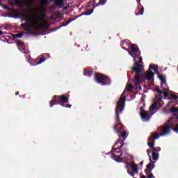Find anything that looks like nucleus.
Segmentation results:
<instances>
[{"mask_svg": "<svg viewBox=\"0 0 178 178\" xmlns=\"http://www.w3.org/2000/svg\"><path fill=\"white\" fill-rule=\"evenodd\" d=\"M132 73H135L134 77V84L135 86H139V90H141V86H140V79H141V75L140 73L144 70V66L143 65V57H139L138 62L135 61L134 67H131Z\"/></svg>", "mask_w": 178, "mask_h": 178, "instance_id": "f257e3e1", "label": "nucleus"}, {"mask_svg": "<svg viewBox=\"0 0 178 178\" xmlns=\"http://www.w3.org/2000/svg\"><path fill=\"white\" fill-rule=\"evenodd\" d=\"M124 109V98H121L120 102L117 103L115 108V122L113 127V129L115 133L119 134V131H118V127L119 123H120V117H119V113H122Z\"/></svg>", "mask_w": 178, "mask_h": 178, "instance_id": "f03ea898", "label": "nucleus"}, {"mask_svg": "<svg viewBox=\"0 0 178 178\" xmlns=\"http://www.w3.org/2000/svg\"><path fill=\"white\" fill-rule=\"evenodd\" d=\"M61 104H69V96H66V95H54L53 97V99L49 102L50 108H52L54 105H60Z\"/></svg>", "mask_w": 178, "mask_h": 178, "instance_id": "7ed1b4c3", "label": "nucleus"}, {"mask_svg": "<svg viewBox=\"0 0 178 178\" xmlns=\"http://www.w3.org/2000/svg\"><path fill=\"white\" fill-rule=\"evenodd\" d=\"M95 80L98 84L111 86V79L108 76L103 74L97 73L95 74Z\"/></svg>", "mask_w": 178, "mask_h": 178, "instance_id": "20e7f679", "label": "nucleus"}, {"mask_svg": "<svg viewBox=\"0 0 178 178\" xmlns=\"http://www.w3.org/2000/svg\"><path fill=\"white\" fill-rule=\"evenodd\" d=\"M124 145V143H122V145L115 150V153L111 154V156L115 162H118V163H120L121 162H123V158H122V155H123V153L122 152V150L120 149Z\"/></svg>", "mask_w": 178, "mask_h": 178, "instance_id": "39448f33", "label": "nucleus"}, {"mask_svg": "<svg viewBox=\"0 0 178 178\" xmlns=\"http://www.w3.org/2000/svg\"><path fill=\"white\" fill-rule=\"evenodd\" d=\"M159 138V134L158 132H152L151 136L147 139V145L149 147V148H152L153 149L155 148V140H158Z\"/></svg>", "mask_w": 178, "mask_h": 178, "instance_id": "423d86ee", "label": "nucleus"}, {"mask_svg": "<svg viewBox=\"0 0 178 178\" xmlns=\"http://www.w3.org/2000/svg\"><path fill=\"white\" fill-rule=\"evenodd\" d=\"M140 81H141V80H143V81H151V80H152V79H154V72H152V71H147L145 74H141L140 73Z\"/></svg>", "mask_w": 178, "mask_h": 178, "instance_id": "0eeeda50", "label": "nucleus"}, {"mask_svg": "<svg viewBox=\"0 0 178 178\" xmlns=\"http://www.w3.org/2000/svg\"><path fill=\"white\" fill-rule=\"evenodd\" d=\"M131 49L134 55H135L132 56V58H134V62H136V58H138V56L141 55V51H140L138 46L136 44H131Z\"/></svg>", "mask_w": 178, "mask_h": 178, "instance_id": "6e6552de", "label": "nucleus"}, {"mask_svg": "<svg viewBox=\"0 0 178 178\" xmlns=\"http://www.w3.org/2000/svg\"><path fill=\"white\" fill-rule=\"evenodd\" d=\"M170 125L167 123L161 127V133L159 134V137L163 136H168V134H170Z\"/></svg>", "mask_w": 178, "mask_h": 178, "instance_id": "1a4fd4ad", "label": "nucleus"}, {"mask_svg": "<svg viewBox=\"0 0 178 178\" xmlns=\"http://www.w3.org/2000/svg\"><path fill=\"white\" fill-rule=\"evenodd\" d=\"M154 168H155V165L151 163L146 165V169L145 170V172L146 173V175H149H149L147 176V178L154 177V175L152 174V172H151V170H152Z\"/></svg>", "mask_w": 178, "mask_h": 178, "instance_id": "9d476101", "label": "nucleus"}, {"mask_svg": "<svg viewBox=\"0 0 178 178\" xmlns=\"http://www.w3.org/2000/svg\"><path fill=\"white\" fill-rule=\"evenodd\" d=\"M140 109H141L140 118H142V120L144 122L149 120L150 119L149 113H148V111L145 110H143V107H141Z\"/></svg>", "mask_w": 178, "mask_h": 178, "instance_id": "9b49d317", "label": "nucleus"}, {"mask_svg": "<svg viewBox=\"0 0 178 178\" xmlns=\"http://www.w3.org/2000/svg\"><path fill=\"white\" fill-rule=\"evenodd\" d=\"M48 54H44L41 55L39 58H36L35 61L36 62V65H41V63H44L45 60H47V57L48 56Z\"/></svg>", "mask_w": 178, "mask_h": 178, "instance_id": "f8f14e48", "label": "nucleus"}, {"mask_svg": "<svg viewBox=\"0 0 178 178\" xmlns=\"http://www.w3.org/2000/svg\"><path fill=\"white\" fill-rule=\"evenodd\" d=\"M118 136H119L120 139L115 143L114 147H115V145H117V144H119V143H123V141H124L126 140V136H127V132L126 131H124L123 132H122L121 135L119 134Z\"/></svg>", "mask_w": 178, "mask_h": 178, "instance_id": "ddd939ff", "label": "nucleus"}, {"mask_svg": "<svg viewBox=\"0 0 178 178\" xmlns=\"http://www.w3.org/2000/svg\"><path fill=\"white\" fill-rule=\"evenodd\" d=\"M129 166L132 169V172L136 175L138 174V165L136 163H127Z\"/></svg>", "mask_w": 178, "mask_h": 178, "instance_id": "4468645a", "label": "nucleus"}, {"mask_svg": "<svg viewBox=\"0 0 178 178\" xmlns=\"http://www.w3.org/2000/svg\"><path fill=\"white\" fill-rule=\"evenodd\" d=\"M34 24H38V27H36V30H38V29H43L42 24H38L36 21H32L31 24H28V27H32V26H34Z\"/></svg>", "mask_w": 178, "mask_h": 178, "instance_id": "2eb2a0df", "label": "nucleus"}, {"mask_svg": "<svg viewBox=\"0 0 178 178\" xmlns=\"http://www.w3.org/2000/svg\"><path fill=\"white\" fill-rule=\"evenodd\" d=\"M152 156L153 161H154L155 162H156V161H158V159H159V154H158L155 152H152Z\"/></svg>", "mask_w": 178, "mask_h": 178, "instance_id": "dca6fc26", "label": "nucleus"}, {"mask_svg": "<svg viewBox=\"0 0 178 178\" xmlns=\"http://www.w3.org/2000/svg\"><path fill=\"white\" fill-rule=\"evenodd\" d=\"M122 95L123 97H121L120 98L119 101L118 102H118H120L121 98H124V103L126 102V97H127V95H129V92L125 89V90H124V92H122Z\"/></svg>", "mask_w": 178, "mask_h": 178, "instance_id": "f3484780", "label": "nucleus"}, {"mask_svg": "<svg viewBox=\"0 0 178 178\" xmlns=\"http://www.w3.org/2000/svg\"><path fill=\"white\" fill-rule=\"evenodd\" d=\"M71 21H67L66 22H63L60 26H57L55 29L54 31H56V30H59V29H61V27H66V26H67Z\"/></svg>", "mask_w": 178, "mask_h": 178, "instance_id": "a211bd4d", "label": "nucleus"}, {"mask_svg": "<svg viewBox=\"0 0 178 178\" xmlns=\"http://www.w3.org/2000/svg\"><path fill=\"white\" fill-rule=\"evenodd\" d=\"M92 73H94V72L92 70H85L83 75L88 76V77H90V76H92Z\"/></svg>", "mask_w": 178, "mask_h": 178, "instance_id": "6ab92c4d", "label": "nucleus"}, {"mask_svg": "<svg viewBox=\"0 0 178 178\" xmlns=\"http://www.w3.org/2000/svg\"><path fill=\"white\" fill-rule=\"evenodd\" d=\"M55 2V6L59 7L60 9H62L65 5V3H62V1H60L59 0H56Z\"/></svg>", "mask_w": 178, "mask_h": 178, "instance_id": "aec40b11", "label": "nucleus"}, {"mask_svg": "<svg viewBox=\"0 0 178 178\" xmlns=\"http://www.w3.org/2000/svg\"><path fill=\"white\" fill-rule=\"evenodd\" d=\"M95 8H97V6H95L93 7V8L87 10L86 12L84 13V15H86V16H89V15H91V13L94 12V9H95Z\"/></svg>", "mask_w": 178, "mask_h": 178, "instance_id": "412c9836", "label": "nucleus"}, {"mask_svg": "<svg viewBox=\"0 0 178 178\" xmlns=\"http://www.w3.org/2000/svg\"><path fill=\"white\" fill-rule=\"evenodd\" d=\"M159 80L163 83V84H166V79L163 77V75L160 74L158 76Z\"/></svg>", "mask_w": 178, "mask_h": 178, "instance_id": "4be33fe9", "label": "nucleus"}, {"mask_svg": "<svg viewBox=\"0 0 178 178\" xmlns=\"http://www.w3.org/2000/svg\"><path fill=\"white\" fill-rule=\"evenodd\" d=\"M156 106H158V102H154L149 107V111H155L156 109Z\"/></svg>", "mask_w": 178, "mask_h": 178, "instance_id": "5701e85b", "label": "nucleus"}, {"mask_svg": "<svg viewBox=\"0 0 178 178\" xmlns=\"http://www.w3.org/2000/svg\"><path fill=\"white\" fill-rule=\"evenodd\" d=\"M22 37H23V33H17V34H15L13 35V38L14 39L22 38Z\"/></svg>", "mask_w": 178, "mask_h": 178, "instance_id": "b1692460", "label": "nucleus"}, {"mask_svg": "<svg viewBox=\"0 0 178 178\" xmlns=\"http://www.w3.org/2000/svg\"><path fill=\"white\" fill-rule=\"evenodd\" d=\"M107 0H99V3L96 5L97 6H99V5H105L106 3Z\"/></svg>", "mask_w": 178, "mask_h": 178, "instance_id": "393cba45", "label": "nucleus"}, {"mask_svg": "<svg viewBox=\"0 0 178 178\" xmlns=\"http://www.w3.org/2000/svg\"><path fill=\"white\" fill-rule=\"evenodd\" d=\"M41 6H47L48 5V0H42L40 1Z\"/></svg>", "mask_w": 178, "mask_h": 178, "instance_id": "a878e982", "label": "nucleus"}, {"mask_svg": "<svg viewBox=\"0 0 178 178\" xmlns=\"http://www.w3.org/2000/svg\"><path fill=\"white\" fill-rule=\"evenodd\" d=\"M125 90L129 92L130 91H131L133 90V85H128L127 86Z\"/></svg>", "mask_w": 178, "mask_h": 178, "instance_id": "bb28decb", "label": "nucleus"}, {"mask_svg": "<svg viewBox=\"0 0 178 178\" xmlns=\"http://www.w3.org/2000/svg\"><path fill=\"white\" fill-rule=\"evenodd\" d=\"M149 69L151 70H158V66L154 67L152 64H150L149 66Z\"/></svg>", "mask_w": 178, "mask_h": 178, "instance_id": "cd10ccee", "label": "nucleus"}, {"mask_svg": "<svg viewBox=\"0 0 178 178\" xmlns=\"http://www.w3.org/2000/svg\"><path fill=\"white\" fill-rule=\"evenodd\" d=\"M171 112H172V113H176L178 112V107H172L171 108Z\"/></svg>", "mask_w": 178, "mask_h": 178, "instance_id": "c85d7f7f", "label": "nucleus"}, {"mask_svg": "<svg viewBox=\"0 0 178 178\" xmlns=\"http://www.w3.org/2000/svg\"><path fill=\"white\" fill-rule=\"evenodd\" d=\"M40 12H41V13H45V12H47V8H44V7H41L39 8Z\"/></svg>", "mask_w": 178, "mask_h": 178, "instance_id": "c756f323", "label": "nucleus"}, {"mask_svg": "<svg viewBox=\"0 0 178 178\" xmlns=\"http://www.w3.org/2000/svg\"><path fill=\"white\" fill-rule=\"evenodd\" d=\"M51 26V24H49V23L48 22H45L44 23V29H49V27Z\"/></svg>", "mask_w": 178, "mask_h": 178, "instance_id": "7c9ffc66", "label": "nucleus"}, {"mask_svg": "<svg viewBox=\"0 0 178 178\" xmlns=\"http://www.w3.org/2000/svg\"><path fill=\"white\" fill-rule=\"evenodd\" d=\"M47 17V14L45 13H40V19H45Z\"/></svg>", "mask_w": 178, "mask_h": 178, "instance_id": "2f4dec72", "label": "nucleus"}, {"mask_svg": "<svg viewBox=\"0 0 178 178\" xmlns=\"http://www.w3.org/2000/svg\"><path fill=\"white\" fill-rule=\"evenodd\" d=\"M171 98H172V99H175V101H177V99H178L177 95H176L175 94L171 95Z\"/></svg>", "mask_w": 178, "mask_h": 178, "instance_id": "473e14b6", "label": "nucleus"}, {"mask_svg": "<svg viewBox=\"0 0 178 178\" xmlns=\"http://www.w3.org/2000/svg\"><path fill=\"white\" fill-rule=\"evenodd\" d=\"M61 106H63L64 108H72V105L70 104H61Z\"/></svg>", "mask_w": 178, "mask_h": 178, "instance_id": "72a5a7b5", "label": "nucleus"}, {"mask_svg": "<svg viewBox=\"0 0 178 178\" xmlns=\"http://www.w3.org/2000/svg\"><path fill=\"white\" fill-rule=\"evenodd\" d=\"M155 91L159 94V95H162V90H161L159 88H156Z\"/></svg>", "mask_w": 178, "mask_h": 178, "instance_id": "f704fd0d", "label": "nucleus"}, {"mask_svg": "<svg viewBox=\"0 0 178 178\" xmlns=\"http://www.w3.org/2000/svg\"><path fill=\"white\" fill-rule=\"evenodd\" d=\"M173 131H175V133H178V124L176 125V127L175 128H173Z\"/></svg>", "mask_w": 178, "mask_h": 178, "instance_id": "c9c22d12", "label": "nucleus"}, {"mask_svg": "<svg viewBox=\"0 0 178 178\" xmlns=\"http://www.w3.org/2000/svg\"><path fill=\"white\" fill-rule=\"evenodd\" d=\"M159 152V151H161V147H154L153 149V152Z\"/></svg>", "mask_w": 178, "mask_h": 178, "instance_id": "e433bc0d", "label": "nucleus"}, {"mask_svg": "<svg viewBox=\"0 0 178 178\" xmlns=\"http://www.w3.org/2000/svg\"><path fill=\"white\" fill-rule=\"evenodd\" d=\"M127 173H128V175H129V176L134 177V172H131L129 170H127Z\"/></svg>", "mask_w": 178, "mask_h": 178, "instance_id": "4c0bfd02", "label": "nucleus"}, {"mask_svg": "<svg viewBox=\"0 0 178 178\" xmlns=\"http://www.w3.org/2000/svg\"><path fill=\"white\" fill-rule=\"evenodd\" d=\"M139 15H144V7L142 6L141 9L140 10Z\"/></svg>", "mask_w": 178, "mask_h": 178, "instance_id": "58836bf2", "label": "nucleus"}, {"mask_svg": "<svg viewBox=\"0 0 178 178\" xmlns=\"http://www.w3.org/2000/svg\"><path fill=\"white\" fill-rule=\"evenodd\" d=\"M163 94L165 98H168V97H169V93H168V92L164 91L163 92Z\"/></svg>", "mask_w": 178, "mask_h": 178, "instance_id": "ea45409f", "label": "nucleus"}, {"mask_svg": "<svg viewBox=\"0 0 178 178\" xmlns=\"http://www.w3.org/2000/svg\"><path fill=\"white\" fill-rule=\"evenodd\" d=\"M20 1L21 0H15V5H21Z\"/></svg>", "mask_w": 178, "mask_h": 178, "instance_id": "a19ab883", "label": "nucleus"}, {"mask_svg": "<svg viewBox=\"0 0 178 178\" xmlns=\"http://www.w3.org/2000/svg\"><path fill=\"white\" fill-rule=\"evenodd\" d=\"M147 155H148V156H149V160L151 161V156L149 155V154H151V150L147 149Z\"/></svg>", "mask_w": 178, "mask_h": 178, "instance_id": "79ce46f5", "label": "nucleus"}, {"mask_svg": "<svg viewBox=\"0 0 178 178\" xmlns=\"http://www.w3.org/2000/svg\"><path fill=\"white\" fill-rule=\"evenodd\" d=\"M17 45H24V42H23L22 41H19V42H17Z\"/></svg>", "mask_w": 178, "mask_h": 178, "instance_id": "37998d69", "label": "nucleus"}, {"mask_svg": "<svg viewBox=\"0 0 178 178\" xmlns=\"http://www.w3.org/2000/svg\"><path fill=\"white\" fill-rule=\"evenodd\" d=\"M129 55H131L132 57L135 56L134 54H133L132 50L131 51H128Z\"/></svg>", "mask_w": 178, "mask_h": 178, "instance_id": "c03bdc74", "label": "nucleus"}, {"mask_svg": "<svg viewBox=\"0 0 178 178\" xmlns=\"http://www.w3.org/2000/svg\"><path fill=\"white\" fill-rule=\"evenodd\" d=\"M127 163V165H125V169H129V164H127V163Z\"/></svg>", "mask_w": 178, "mask_h": 178, "instance_id": "a18cd8bd", "label": "nucleus"}, {"mask_svg": "<svg viewBox=\"0 0 178 178\" xmlns=\"http://www.w3.org/2000/svg\"><path fill=\"white\" fill-rule=\"evenodd\" d=\"M143 165H144V161H141V162L140 163V166H143Z\"/></svg>", "mask_w": 178, "mask_h": 178, "instance_id": "49530a36", "label": "nucleus"}, {"mask_svg": "<svg viewBox=\"0 0 178 178\" xmlns=\"http://www.w3.org/2000/svg\"><path fill=\"white\" fill-rule=\"evenodd\" d=\"M21 26H22V27H26V24H21Z\"/></svg>", "mask_w": 178, "mask_h": 178, "instance_id": "de8ad7c7", "label": "nucleus"}, {"mask_svg": "<svg viewBox=\"0 0 178 178\" xmlns=\"http://www.w3.org/2000/svg\"><path fill=\"white\" fill-rule=\"evenodd\" d=\"M13 17H14V19H17V17H19V15H15Z\"/></svg>", "mask_w": 178, "mask_h": 178, "instance_id": "09e8293b", "label": "nucleus"}, {"mask_svg": "<svg viewBox=\"0 0 178 178\" xmlns=\"http://www.w3.org/2000/svg\"><path fill=\"white\" fill-rule=\"evenodd\" d=\"M2 34H3V32H2V31H0V35H2Z\"/></svg>", "mask_w": 178, "mask_h": 178, "instance_id": "8fccbe9b", "label": "nucleus"}, {"mask_svg": "<svg viewBox=\"0 0 178 178\" xmlns=\"http://www.w3.org/2000/svg\"><path fill=\"white\" fill-rule=\"evenodd\" d=\"M67 6L64 7V10H66L67 9Z\"/></svg>", "mask_w": 178, "mask_h": 178, "instance_id": "3c124183", "label": "nucleus"}, {"mask_svg": "<svg viewBox=\"0 0 178 178\" xmlns=\"http://www.w3.org/2000/svg\"><path fill=\"white\" fill-rule=\"evenodd\" d=\"M140 1H141V0H136V1H137L138 3H140Z\"/></svg>", "mask_w": 178, "mask_h": 178, "instance_id": "603ef678", "label": "nucleus"}, {"mask_svg": "<svg viewBox=\"0 0 178 178\" xmlns=\"http://www.w3.org/2000/svg\"><path fill=\"white\" fill-rule=\"evenodd\" d=\"M140 178H145V175H142Z\"/></svg>", "mask_w": 178, "mask_h": 178, "instance_id": "864d4df0", "label": "nucleus"}, {"mask_svg": "<svg viewBox=\"0 0 178 178\" xmlns=\"http://www.w3.org/2000/svg\"><path fill=\"white\" fill-rule=\"evenodd\" d=\"M27 33H30V29L26 30Z\"/></svg>", "mask_w": 178, "mask_h": 178, "instance_id": "5fc2aeb1", "label": "nucleus"}, {"mask_svg": "<svg viewBox=\"0 0 178 178\" xmlns=\"http://www.w3.org/2000/svg\"><path fill=\"white\" fill-rule=\"evenodd\" d=\"M15 95H19V92H17L15 93Z\"/></svg>", "mask_w": 178, "mask_h": 178, "instance_id": "6e6d98bb", "label": "nucleus"}, {"mask_svg": "<svg viewBox=\"0 0 178 178\" xmlns=\"http://www.w3.org/2000/svg\"><path fill=\"white\" fill-rule=\"evenodd\" d=\"M60 1H61L62 3H63V1H65V0H59Z\"/></svg>", "mask_w": 178, "mask_h": 178, "instance_id": "4d7b16f0", "label": "nucleus"}, {"mask_svg": "<svg viewBox=\"0 0 178 178\" xmlns=\"http://www.w3.org/2000/svg\"><path fill=\"white\" fill-rule=\"evenodd\" d=\"M168 123L170 122V120H168Z\"/></svg>", "mask_w": 178, "mask_h": 178, "instance_id": "13d9d810", "label": "nucleus"}, {"mask_svg": "<svg viewBox=\"0 0 178 178\" xmlns=\"http://www.w3.org/2000/svg\"><path fill=\"white\" fill-rule=\"evenodd\" d=\"M139 6H141V4H139Z\"/></svg>", "mask_w": 178, "mask_h": 178, "instance_id": "bf43d9fd", "label": "nucleus"}]
</instances>
